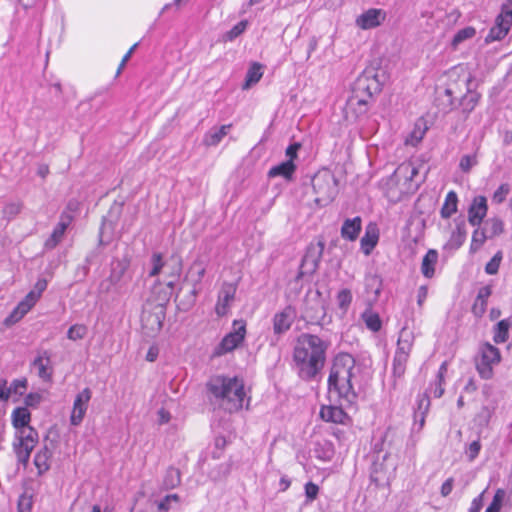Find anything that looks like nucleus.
<instances>
[{"instance_id": "22", "label": "nucleus", "mask_w": 512, "mask_h": 512, "mask_svg": "<svg viewBox=\"0 0 512 512\" xmlns=\"http://www.w3.org/2000/svg\"><path fill=\"white\" fill-rule=\"evenodd\" d=\"M362 228V219L359 216L347 218L341 227V237L348 241H355Z\"/></svg>"}, {"instance_id": "14", "label": "nucleus", "mask_w": 512, "mask_h": 512, "mask_svg": "<svg viewBox=\"0 0 512 512\" xmlns=\"http://www.w3.org/2000/svg\"><path fill=\"white\" fill-rule=\"evenodd\" d=\"M237 291V285L224 282L218 293V301L215 312L218 316H224L228 313L231 303L234 301Z\"/></svg>"}, {"instance_id": "27", "label": "nucleus", "mask_w": 512, "mask_h": 512, "mask_svg": "<svg viewBox=\"0 0 512 512\" xmlns=\"http://www.w3.org/2000/svg\"><path fill=\"white\" fill-rule=\"evenodd\" d=\"M29 302L30 300L27 301L25 298L19 302L13 311L5 318L4 325L9 327L20 321L33 307Z\"/></svg>"}, {"instance_id": "31", "label": "nucleus", "mask_w": 512, "mask_h": 512, "mask_svg": "<svg viewBox=\"0 0 512 512\" xmlns=\"http://www.w3.org/2000/svg\"><path fill=\"white\" fill-rule=\"evenodd\" d=\"M479 99L480 94L472 92L469 90V88H467V93L461 97L459 102V106L461 107L465 118H467L468 115L475 109Z\"/></svg>"}, {"instance_id": "47", "label": "nucleus", "mask_w": 512, "mask_h": 512, "mask_svg": "<svg viewBox=\"0 0 512 512\" xmlns=\"http://www.w3.org/2000/svg\"><path fill=\"white\" fill-rule=\"evenodd\" d=\"M426 127H422L421 125L416 124L412 132L406 138L405 143L416 146L424 137L426 133Z\"/></svg>"}, {"instance_id": "49", "label": "nucleus", "mask_w": 512, "mask_h": 512, "mask_svg": "<svg viewBox=\"0 0 512 512\" xmlns=\"http://www.w3.org/2000/svg\"><path fill=\"white\" fill-rule=\"evenodd\" d=\"M87 327L83 324L72 325L67 332V337L70 340L76 341L83 339L87 334Z\"/></svg>"}, {"instance_id": "41", "label": "nucleus", "mask_w": 512, "mask_h": 512, "mask_svg": "<svg viewBox=\"0 0 512 512\" xmlns=\"http://www.w3.org/2000/svg\"><path fill=\"white\" fill-rule=\"evenodd\" d=\"M352 298V293L349 289H341L336 296L339 309L346 313L352 302Z\"/></svg>"}, {"instance_id": "29", "label": "nucleus", "mask_w": 512, "mask_h": 512, "mask_svg": "<svg viewBox=\"0 0 512 512\" xmlns=\"http://www.w3.org/2000/svg\"><path fill=\"white\" fill-rule=\"evenodd\" d=\"M491 295V288L489 286H484L479 289L476 300L472 307V312L475 316L481 317L486 310L487 299Z\"/></svg>"}, {"instance_id": "44", "label": "nucleus", "mask_w": 512, "mask_h": 512, "mask_svg": "<svg viewBox=\"0 0 512 512\" xmlns=\"http://www.w3.org/2000/svg\"><path fill=\"white\" fill-rule=\"evenodd\" d=\"M181 482L180 471L176 468H169L166 472V476L164 479V484L167 488H175Z\"/></svg>"}, {"instance_id": "24", "label": "nucleus", "mask_w": 512, "mask_h": 512, "mask_svg": "<svg viewBox=\"0 0 512 512\" xmlns=\"http://www.w3.org/2000/svg\"><path fill=\"white\" fill-rule=\"evenodd\" d=\"M55 445L53 442H50V445L47 443L44 444V447L38 451L34 458V464L36 468L38 469L39 474H43L44 472L48 471L50 468V459L52 457V451L54 449Z\"/></svg>"}, {"instance_id": "61", "label": "nucleus", "mask_w": 512, "mask_h": 512, "mask_svg": "<svg viewBox=\"0 0 512 512\" xmlns=\"http://www.w3.org/2000/svg\"><path fill=\"white\" fill-rule=\"evenodd\" d=\"M301 148V144L298 142H295L291 145H289L286 149V156L289 158L288 160H291L292 162L297 157V152Z\"/></svg>"}, {"instance_id": "39", "label": "nucleus", "mask_w": 512, "mask_h": 512, "mask_svg": "<svg viewBox=\"0 0 512 512\" xmlns=\"http://www.w3.org/2000/svg\"><path fill=\"white\" fill-rule=\"evenodd\" d=\"M476 30L474 27H465L461 30H459L453 37L451 45L453 49H456L460 43L467 39H471L475 36Z\"/></svg>"}, {"instance_id": "2", "label": "nucleus", "mask_w": 512, "mask_h": 512, "mask_svg": "<svg viewBox=\"0 0 512 512\" xmlns=\"http://www.w3.org/2000/svg\"><path fill=\"white\" fill-rule=\"evenodd\" d=\"M360 368L356 366L354 357L348 353L335 356L328 378V390L336 395L341 405H351L357 398L355 384Z\"/></svg>"}, {"instance_id": "40", "label": "nucleus", "mask_w": 512, "mask_h": 512, "mask_svg": "<svg viewBox=\"0 0 512 512\" xmlns=\"http://www.w3.org/2000/svg\"><path fill=\"white\" fill-rule=\"evenodd\" d=\"M47 288V281L46 279H39L35 285H34V289L32 291H30L26 296H25V299L28 301L30 300V304L31 305H35L36 302L38 301V299L40 298L41 294L43 293V291H45V289Z\"/></svg>"}, {"instance_id": "23", "label": "nucleus", "mask_w": 512, "mask_h": 512, "mask_svg": "<svg viewBox=\"0 0 512 512\" xmlns=\"http://www.w3.org/2000/svg\"><path fill=\"white\" fill-rule=\"evenodd\" d=\"M418 174V168L413 166L410 163H402L400 164L396 170L394 171L391 181L395 183H399L400 181H404L403 186H406L408 183L412 182L414 177Z\"/></svg>"}, {"instance_id": "36", "label": "nucleus", "mask_w": 512, "mask_h": 512, "mask_svg": "<svg viewBox=\"0 0 512 512\" xmlns=\"http://www.w3.org/2000/svg\"><path fill=\"white\" fill-rule=\"evenodd\" d=\"M457 202V194L454 191L448 192L441 208V216L445 219L450 218L457 211Z\"/></svg>"}, {"instance_id": "54", "label": "nucleus", "mask_w": 512, "mask_h": 512, "mask_svg": "<svg viewBox=\"0 0 512 512\" xmlns=\"http://www.w3.org/2000/svg\"><path fill=\"white\" fill-rule=\"evenodd\" d=\"M476 164V155H464L460 160L459 167L463 172L468 173Z\"/></svg>"}, {"instance_id": "9", "label": "nucleus", "mask_w": 512, "mask_h": 512, "mask_svg": "<svg viewBox=\"0 0 512 512\" xmlns=\"http://www.w3.org/2000/svg\"><path fill=\"white\" fill-rule=\"evenodd\" d=\"M324 248L325 243L323 241L311 243L307 247L306 253L301 261L300 269L296 276V280L301 279L305 275H313L317 271L324 252Z\"/></svg>"}, {"instance_id": "13", "label": "nucleus", "mask_w": 512, "mask_h": 512, "mask_svg": "<svg viewBox=\"0 0 512 512\" xmlns=\"http://www.w3.org/2000/svg\"><path fill=\"white\" fill-rule=\"evenodd\" d=\"M512 25V11H505L496 18L495 25L490 29L485 38L487 43L503 39Z\"/></svg>"}, {"instance_id": "46", "label": "nucleus", "mask_w": 512, "mask_h": 512, "mask_svg": "<svg viewBox=\"0 0 512 512\" xmlns=\"http://www.w3.org/2000/svg\"><path fill=\"white\" fill-rule=\"evenodd\" d=\"M152 269L149 272L150 277H155L159 275L161 271L165 269L167 261L163 260L161 253H154L151 258Z\"/></svg>"}, {"instance_id": "48", "label": "nucleus", "mask_w": 512, "mask_h": 512, "mask_svg": "<svg viewBox=\"0 0 512 512\" xmlns=\"http://www.w3.org/2000/svg\"><path fill=\"white\" fill-rule=\"evenodd\" d=\"M487 238H489V237L487 236L484 229L483 230L476 229L472 235L470 251L476 252L477 250H479Z\"/></svg>"}, {"instance_id": "3", "label": "nucleus", "mask_w": 512, "mask_h": 512, "mask_svg": "<svg viewBox=\"0 0 512 512\" xmlns=\"http://www.w3.org/2000/svg\"><path fill=\"white\" fill-rule=\"evenodd\" d=\"M384 74H380L373 68L366 69L355 81L352 95L345 107L347 118L355 119L365 115L369 109V101L374 94L381 91Z\"/></svg>"}, {"instance_id": "50", "label": "nucleus", "mask_w": 512, "mask_h": 512, "mask_svg": "<svg viewBox=\"0 0 512 512\" xmlns=\"http://www.w3.org/2000/svg\"><path fill=\"white\" fill-rule=\"evenodd\" d=\"M504 497H505V491L503 489H498L493 497L492 502L487 507L485 512H499L501 509Z\"/></svg>"}, {"instance_id": "35", "label": "nucleus", "mask_w": 512, "mask_h": 512, "mask_svg": "<svg viewBox=\"0 0 512 512\" xmlns=\"http://www.w3.org/2000/svg\"><path fill=\"white\" fill-rule=\"evenodd\" d=\"M30 419L31 414L25 407H18L12 413V424L16 430L30 426Z\"/></svg>"}, {"instance_id": "32", "label": "nucleus", "mask_w": 512, "mask_h": 512, "mask_svg": "<svg viewBox=\"0 0 512 512\" xmlns=\"http://www.w3.org/2000/svg\"><path fill=\"white\" fill-rule=\"evenodd\" d=\"M512 327V316L499 321L494 328L493 340L495 343H504L509 338V329Z\"/></svg>"}, {"instance_id": "20", "label": "nucleus", "mask_w": 512, "mask_h": 512, "mask_svg": "<svg viewBox=\"0 0 512 512\" xmlns=\"http://www.w3.org/2000/svg\"><path fill=\"white\" fill-rule=\"evenodd\" d=\"M33 366L38 370V376L44 381H50L53 368L51 366L50 353L46 350L39 352L33 361Z\"/></svg>"}, {"instance_id": "7", "label": "nucleus", "mask_w": 512, "mask_h": 512, "mask_svg": "<svg viewBox=\"0 0 512 512\" xmlns=\"http://www.w3.org/2000/svg\"><path fill=\"white\" fill-rule=\"evenodd\" d=\"M312 187L316 194L315 202L321 206L330 203L337 193L336 179L327 171L314 176Z\"/></svg>"}, {"instance_id": "19", "label": "nucleus", "mask_w": 512, "mask_h": 512, "mask_svg": "<svg viewBox=\"0 0 512 512\" xmlns=\"http://www.w3.org/2000/svg\"><path fill=\"white\" fill-rule=\"evenodd\" d=\"M205 273H206L205 261L200 258L195 259L193 261V263L191 264V266L187 272V275H186V280L190 281L191 284L193 285L192 294L194 296H196L198 293L196 286L202 281V278L204 277Z\"/></svg>"}, {"instance_id": "60", "label": "nucleus", "mask_w": 512, "mask_h": 512, "mask_svg": "<svg viewBox=\"0 0 512 512\" xmlns=\"http://www.w3.org/2000/svg\"><path fill=\"white\" fill-rule=\"evenodd\" d=\"M480 449H481V444L479 441H473L469 445L467 453H468V457L471 461L474 460L478 456Z\"/></svg>"}, {"instance_id": "56", "label": "nucleus", "mask_w": 512, "mask_h": 512, "mask_svg": "<svg viewBox=\"0 0 512 512\" xmlns=\"http://www.w3.org/2000/svg\"><path fill=\"white\" fill-rule=\"evenodd\" d=\"M430 408V398L427 393L419 395L417 400V409L415 412L427 413Z\"/></svg>"}, {"instance_id": "18", "label": "nucleus", "mask_w": 512, "mask_h": 512, "mask_svg": "<svg viewBox=\"0 0 512 512\" xmlns=\"http://www.w3.org/2000/svg\"><path fill=\"white\" fill-rule=\"evenodd\" d=\"M379 240V229L375 223H369L365 228V233L360 240L363 253L368 256L375 248Z\"/></svg>"}, {"instance_id": "34", "label": "nucleus", "mask_w": 512, "mask_h": 512, "mask_svg": "<svg viewBox=\"0 0 512 512\" xmlns=\"http://www.w3.org/2000/svg\"><path fill=\"white\" fill-rule=\"evenodd\" d=\"M296 170L295 164L291 160L284 161L274 167H272L269 172V177H277L282 176L285 179H291L293 173Z\"/></svg>"}, {"instance_id": "62", "label": "nucleus", "mask_w": 512, "mask_h": 512, "mask_svg": "<svg viewBox=\"0 0 512 512\" xmlns=\"http://www.w3.org/2000/svg\"><path fill=\"white\" fill-rule=\"evenodd\" d=\"M42 397L40 394L38 393H30L26 396L25 398V404L27 406H37L40 401H41Z\"/></svg>"}, {"instance_id": "53", "label": "nucleus", "mask_w": 512, "mask_h": 512, "mask_svg": "<svg viewBox=\"0 0 512 512\" xmlns=\"http://www.w3.org/2000/svg\"><path fill=\"white\" fill-rule=\"evenodd\" d=\"M27 387V380L25 378L14 380L8 387L9 396L14 394L22 395Z\"/></svg>"}, {"instance_id": "5", "label": "nucleus", "mask_w": 512, "mask_h": 512, "mask_svg": "<svg viewBox=\"0 0 512 512\" xmlns=\"http://www.w3.org/2000/svg\"><path fill=\"white\" fill-rule=\"evenodd\" d=\"M413 346V337L402 330L397 342V349L392 363V387L397 389L398 381L401 380L406 371V364Z\"/></svg>"}, {"instance_id": "6", "label": "nucleus", "mask_w": 512, "mask_h": 512, "mask_svg": "<svg viewBox=\"0 0 512 512\" xmlns=\"http://www.w3.org/2000/svg\"><path fill=\"white\" fill-rule=\"evenodd\" d=\"M38 440V433L31 426L16 430V440L13 443V448L19 462L24 465L27 464L30 454L38 443Z\"/></svg>"}, {"instance_id": "55", "label": "nucleus", "mask_w": 512, "mask_h": 512, "mask_svg": "<svg viewBox=\"0 0 512 512\" xmlns=\"http://www.w3.org/2000/svg\"><path fill=\"white\" fill-rule=\"evenodd\" d=\"M22 209L21 203H9L3 209V215L7 218H13L20 213Z\"/></svg>"}, {"instance_id": "10", "label": "nucleus", "mask_w": 512, "mask_h": 512, "mask_svg": "<svg viewBox=\"0 0 512 512\" xmlns=\"http://www.w3.org/2000/svg\"><path fill=\"white\" fill-rule=\"evenodd\" d=\"M246 324L243 320L233 322V331L228 333L214 350V356H221L237 348L245 338Z\"/></svg>"}, {"instance_id": "38", "label": "nucleus", "mask_w": 512, "mask_h": 512, "mask_svg": "<svg viewBox=\"0 0 512 512\" xmlns=\"http://www.w3.org/2000/svg\"><path fill=\"white\" fill-rule=\"evenodd\" d=\"M362 319L367 328H369L371 331L377 332L381 329L382 322L378 313L373 312L372 310H366L362 314Z\"/></svg>"}, {"instance_id": "26", "label": "nucleus", "mask_w": 512, "mask_h": 512, "mask_svg": "<svg viewBox=\"0 0 512 512\" xmlns=\"http://www.w3.org/2000/svg\"><path fill=\"white\" fill-rule=\"evenodd\" d=\"M292 324V309L285 308L282 312L277 313L273 319V329L277 334L287 331Z\"/></svg>"}, {"instance_id": "45", "label": "nucleus", "mask_w": 512, "mask_h": 512, "mask_svg": "<svg viewBox=\"0 0 512 512\" xmlns=\"http://www.w3.org/2000/svg\"><path fill=\"white\" fill-rule=\"evenodd\" d=\"M248 22L242 20L233 26L229 31L223 35L224 41H233L235 38L240 36L247 28Z\"/></svg>"}, {"instance_id": "12", "label": "nucleus", "mask_w": 512, "mask_h": 512, "mask_svg": "<svg viewBox=\"0 0 512 512\" xmlns=\"http://www.w3.org/2000/svg\"><path fill=\"white\" fill-rule=\"evenodd\" d=\"M91 397L92 392L89 388L83 389L76 395L70 416L71 425L78 426L81 424L86 414Z\"/></svg>"}, {"instance_id": "30", "label": "nucleus", "mask_w": 512, "mask_h": 512, "mask_svg": "<svg viewBox=\"0 0 512 512\" xmlns=\"http://www.w3.org/2000/svg\"><path fill=\"white\" fill-rule=\"evenodd\" d=\"M438 261L436 250L430 249L422 259L421 272L426 278H432L435 272V265Z\"/></svg>"}, {"instance_id": "11", "label": "nucleus", "mask_w": 512, "mask_h": 512, "mask_svg": "<svg viewBox=\"0 0 512 512\" xmlns=\"http://www.w3.org/2000/svg\"><path fill=\"white\" fill-rule=\"evenodd\" d=\"M499 362V349L487 343L481 349V357L476 361V369L483 379H489L493 374L492 366Z\"/></svg>"}, {"instance_id": "1", "label": "nucleus", "mask_w": 512, "mask_h": 512, "mask_svg": "<svg viewBox=\"0 0 512 512\" xmlns=\"http://www.w3.org/2000/svg\"><path fill=\"white\" fill-rule=\"evenodd\" d=\"M329 342L314 334H302L294 347L293 359L303 380L313 379L324 367Z\"/></svg>"}, {"instance_id": "28", "label": "nucleus", "mask_w": 512, "mask_h": 512, "mask_svg": "<svg viewBox=\"0 0 512 512\" xmlns=\"http://www.w3.org/2000/svg\"><path fill=\"white\" fill-rule=\"evenodd\" d=\"M231 126V124L222 125L219 129L209 130L203 138V144L207 147L218 145L228 134Z\"/></svg>"}, {"instance_id": "51", "label": "nucleus", "mask_w": 512, "mask_h": 512, "mask_svg": "<svg viewBox=\"0 0 512 512\" xmlns=\"http://www.w3.org/2000/svg\"><path fill=\"white\" fill-rule=\"evenodd\" d=\"M381 286L382 282L378 276L372 275L366 278L367 290L373 292L376 297L379 296L381 292Z\"/></svg>"}, {"instance_id": "17", "label": "nucleus", "mask_w": 512, "mask_h": 512, "mask_svg": "<svg viewBox=\"0 0 512 512\" xmlns=\"http://www.w3.org/2000/svg\"><path fill=\"white\" fill-rule=\"evenodd\" d=\"M487 213V201L483 196H478L474 198L469 211H468V220L469 223L473 226L479 225L483 218Z\"/></svg>"}, {"instance_id": "42", "label": "nucleus", "mask_w": 512, "mask_h": 512, "mask_svg": "<svg viewBox=\"0 0 512 512\" xmlns=\"http://www.w3.org/2000/svg\"><path fill=\"white\" fill-rule=\"evenodd\" d=\"M371 480L376 483V485L380 486L384 483H387L389 480L388 475L383 471L382 463H374L373 469L371 472Z\"/></svg>"}, {"instance_id": "4", "label": "nucleus", "mask_w": 512, "mask_h": 512, "mask_svg": "<svg viewBox=\"0 0 512 512\" xmlns=\"http://www.w3.org/2000/svg\"><path fill=\"white\" fill-rule=\"evenodd\" d=\"M206 387L219 407L226 412L234 413L243 408L246 392L242 379L216 375L209 379Z\"/></svg>"}, {"instance_id": "63", "label": "nucleus", "mask_w": 512, "mask_h": 512, "mask_svg": "<svg viewBox=\"0 0 512 512\" xmlns=\"http://www.w3.org/2000/svg\"><path fill=\"white\" fill-rule=\"evenodd\" d=\"M74 219V215L67 211H63L60 216V220L58 222L59 225H63L66 229L69 227V225L72 223Z\"/></svg>"}, {"instance_id": "59", "label": "nucleus", "mask_w": 512, "mask_h": 512, "mask_svg": "<svg viewBox=\"0 0 512 512\" xmlns=\"http://www.w3.org/2000/svg\"><path fill=\"white\" fill-rule=\"evenodd\" d=\"M32 502L31 499L22 496L18 501V512H31Z\"/></svg>"}, {"instance_id": "21", "label": "nucleus", "mask_w": 512, "mask_h": 512, "mask_svg": "<svg viewBox=\"0 0 512 512\" xmlns=\"http://www.w3.org/2000/svg\"><path fill=\"white\" fill-rule=\"evenodd\" d=\"M182 272V259L178 255H172L168 260L164 269V273L168 275L170 280L167 281L166 285L168 288L173 289L177 279Z\"/></svg>"}, {"instance_id": "25", "label": "nucleus", "mask_w": 512, "mask_h": 512, "mask_svg": "<svg viewBox=\"0 0 512 512\" xmlns=\"http://www.w3.org/2000/svg\"><path fill=\"white\" fill-rule=\"evenodd\" d=\"M320 416L324 421L343 424L347 414L339 406H323L320 410Z\"/></svg>"}, {"instance_id": "57", "label": "nucleus", "mask_w": 512, "mask_h": 512, "mask_svg": "<svg viewBox=\"0 0 512 512\" xmlns=\"http://www.w3.org/2000/svg\"><path fill=\"white\" fill-rule=\"evenodd\" d=\"M318 493H319V487L316 484H314L313 482H308L305 485V495L309 500H311V501L315 500L318 496Z\"/></svg>"}, {"instance_id": "8", "label": "nucleus", "mask_w": 512, "mask_h": 512, "mask_svg": "<svg viewBox=\"0 0 512 512\" xmlns=\"http://www.w3.org/2000/svg\"><path fill=\"white\" fill-rule=\"evenodd\" d=\"M326 316V307L319 290H309L305 296L303 318L312 324H320Z\"/></svg>"}, {"instance_id": "37", "label": "nucleus", "mask_w": 512, "mask_h": 512, "mask_svg": "<svg viewBox=\"0 0 512 512\" xmlns=\"http://www.w3.org/2000/svg\"><path fill=\"white\" fill-rule=\"evenodd\" d=\"M484 231L489 238H493L503 233L504 223L500 218H489L485 221Z\"/></svg>"}, {"instance_id": "15", "label": "nucleus", "mask_w": 512, "mask_h": 512, "mask_svg": "<svg viewBox=\"0 0 512 512\" xmlns=\"http://www.w3.org/2000/svg\"><path fill=\"white\" fill-rule=\"evenodd\" d=\"M386 19V12L382 9L370 8L356 18V25L364 30L380 26Z\"/></svg>"}, {"instance_id": "58", "label": "nucleus", "mask_w": 512, "mask_h": 512, "mask_svg": "<svg viewBox=\"0 0 512 512\" xmlns=\"http://www.w3.org/2000/svg\"><path fill=\"white\" fill-rule=\"evenodd\" d=\"M509 192V187L506 184L501 185L494 193L493 199L494 201L501 203L504 201L506 195Z\"/></svg>"}, {"instance_id": "16", "label": "nucleus", "mask_w": 512, "mask_h": 512, "mask_svg": "<svg viewBox=\"0 0 512 512\" xmlns=\"http://www.w3.org/2000/svg\"><path fill=\"white\" fill-rule=\"evenodd\" d=\"M130 262L128 259H115L111 263V271L109 277L101 284L105 291L109 292L112 286L118 284L126 273Z\"/></svg>"}, {"instance_id": "52", "label": "nucleus", "mask_w": 512, "mask_h": 512, "mask_svg": "<svg viewBox=\"0 0 512 512\" xmlns=\"http://www.w3.org/2000/svg\"><path fill=\"white\" fill-rule=\"evenodd\" d=\"M502 259L501 252H497L492 259L486 264L485 271L489 275H494L498 272L500 262Z\"/></svg>"}, {"instance_id": "64", "label": "nucleus", "mask_w": 512, "mask_h": 512, "mask_svg": "<svg viewBox=\"0 0 512 512\" xmlns=\"http://www.w3.org/2000/svg\"><path fill=\"white\" fill-rule=\"evenodd\" d=\"M483 505V493H481L478 497L474 498L469 512H479Z\"/></svg>"}, {"instance_id": "33", "label": "nucleus", "mask_w": 512, "mask_h": 512, "mask_svg": "<svg viewBox=\"0 0 512 512\" xmlns=\"http://www.w3.org/2000/svg\"><path fill=\"white\" fill-rule=\"evenodd\" d=\"M263 66L260 63H253L248 69L245 77V81L242 85L243 90L251 88L253 85L258 83L263 76Z\"/></svg>"}, {"instance_id": "43", "label": "nucleus", "mask_w": 512, "mask_h": 512, "mask_svg": "<svg viewBox=\"0 0 512 512\" xmlns=\"http://www.w3.org/2000/svg\"><path fill=\"white\" fill-rule=\"evenodd\" d=\"M65 231L66 228L63 227V225L57 224V226L51 233L50 237L46 240L45 246L49 249L56 247L57 244L61 241L62 237L64 236Z\"/></svg>"}]
</instances>
